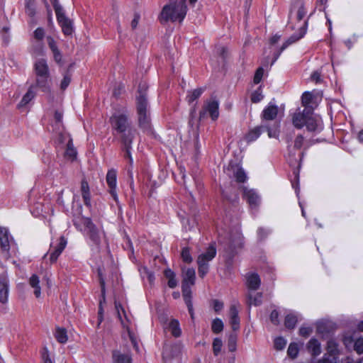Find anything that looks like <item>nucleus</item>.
Instances as JSON below:
<instances>
[{"mask_svg": "<svg viewBox=\"0 0 363 363\" xmlns=\"http://www.w3.org/2000/svg\"><path fill=\"white\" fill-rule=\"evenodd\" d=\"M187 13V6L185 0H171L165 5L160 13V21L167 23L168 21L182 22Z\"/></svg>", "mask_w": 363, "mask_h": 363, "instance_id": "obj_1", "label": "nucleus"}, {"mask_svg": "<svg viewBox=\"0 0 363 363\" xmlns=\"http://www.w3.org/2000/svg\"><path fill=\"white\" fill-rule=\"evenodd\" d=\"M304 138L299 134L296 136L291 144L288 145V160L290 165L298 164L301 166L303 158L306 154V147L303 150L300 151L304 145Z\"/></svg>", "mask_w": 363, "mask_h": 363, "instance_id": "obj_2", "label": "nucleus"}, {"mask_svg": "<svg viewBox=\"0 0 363 363\" xmlns=\"http://www.w3.org/2000/svg\"><path fill=\"white\" fill-rule=\"evenodd\" d=\"M308 18H306L303 21V25H301L300 26V28H298V33H294L293 35H291L282 44V45L281 46V48L279 50H274V56H273V58L272 59L271 62L265 63L264 65V66H265V67H267V66L272 67L274 64V62L277 61V60L279 58V57L281 55V53L286 48H287L289 45L295 43L296 42H297L298 40L301 39L306 35V30H307V27H308Z\"/></svg>", "mask_w": 363, "mask_h": 363, "instance_id": "obj_3", "label": "nucleus"}, {"mask_svg": "<svg viewBox=\"0 0 363 363\" xmlns=\"http://www.w3.org/2000/svg\"><path fill=\"white\" fill-rule=\"evenodd\" d=\"M136 101L139 126L142 129L147 130L150 128V118L148 109L149 104L147 97L137 96Z\"/></svg>", "mask_w": 363, "mask_h": 363, "instance_id": "obj_4", "label": "nucleus"}, {"mask_svg": "<svg viewBox=\"0 0 363 363\" xmlns=\"http://www.w3.org/2000/svg\"><path fill=\"white\" fill-rule=\"evenodd\" d=\"M264 131L267 132L269 138H277L279 134V125L276 122L273 123L272 126L269 124H261L249 131L245 136L246 141L247 143L255 141Z\"/></svg>", "mask_w": 363, "mask_h": 363, "instance_id": "obj_5", "label": "nucleus"}, {"mask_svg": "<svg viewBox=\"0 0 363 363\" xmlns=\"http://www.w3.org/2000/svg\"><path fill=\"white\" fill-rule=\"evenodd\" d=\"M307 13L306 9L300 0H296L291 6L289 14L288 23L291 24V29H294L296 23L303 20Z\"/></svg>", "mask_w": 363, "mask_h": 363, "instance_id": "obj_6", "label": "nucleus"}, {"mask_svg": "<svg viewBox=\"0 0 363 363\" xmlns=\"http://www.w3.org/2000/svg\"><path fill=\"white\" fill-rule=\"evenodd\" d=\"M216 255V250L213 245H211L205 253L200 255L197 259L198 272L200 277H204L208 272V262L212 260Z\"/></svg>", "mask_w": 363, "mask_h": 363, "instance_id": "obj_7", "label": "nucleus"}, {"mask_svg": "<svg viewBox=\"0 0 363 363\" xmlns=\"http://www.w3.org/2000/svg\"><path fill=\"white\" fill-rule=\"evenodd\" d=\"M207 114L209 115L212 121H216L218 118L219 102L215 98H211L204 102L202 109L199 112V120L205 118Z\"/></svg>", "mask_w": 363, "mask_h": 363, "instance_id": "obj_8", "label": "nucleus"}, {"mask_svg": "<svg viewBox=\"0 0 363 363\" xmlns=\"http://www.w3.org/2000/svg\"><path fill=\"white\" fill-rule=\"evenodd\" d=\"M182 349L183 346L179 342L175 343L172 345H166L162 353L164 362L171 363L170 361L172 359H175L177 363H179Z\"/></svg>", "mask_w": 363, "mask_h": 363, "instance_id": "obj_9", "label": "nucleus"}, {"mask_svg": "<svg viewBox=\"0 0 363 363\" xmlns=\"http://www.w3.org/2000/svg\"><path fill=\"white\" fill-rule=\"evenodd\" d=\"M67 240L65 237L61 236L59 238L58 242L57 244H55L54 242L50 244V250L44 255L43 259H46L48 255H50L49 260L50 263H55L57 260L62 251L65 250Z\"/></svg>", "mask_w": 363, "mask_h": 363, "instance_id": "obj_10", "label": "nucleus"}, {"mask_svg": "<svg viewBox=\"0 0 363 363\" xmlns=\"http://www.w3.org/2000/svg\"><path fill=\"white\" fill-rule=\"evenodd\" d=\"M278 115V106L272 102L269 103V104L264 108L261 114L262 118V125L269 124L270 126H272L273 123H278L280 125L279 121L276 120V118Z\"/></svg>", "mask_w": 363, "mask_h": 363, "instance_id": "obj_11", "label": "nucleus"}, {"mask_svg": "<svg viewBox=\"0 0 363 363\" xmlns=\"http://www.w3.org/2000/svg\"><path fill=\"white\" fill-rule=\"evenodd\" d=\"M111 127L116 134L131 126L128 117L123 113H115L110 118Z\"/></svg>", "mask_w": 363, "mask_h": 363, "instance_id": "obj_12", "label": "nucleus"}, {"mask_svg": "<svg viewBox=\"0 0 363 363\" xmlns=\"http://www.w3.org/2000/svg\"><path fill=\"white\" fill-rule=\"evenodd\" d=\"M82 223L87 230L89 239L94 245H99L101 242V235L91 220L89 218H84Z\"/></svg>", "mask_w": 363, "mask_h": 363, "instance_id": "obj_13", "label": "nucleus"}, {"mask_svg": "<svg viewBox=\"0 0 363 363\" xmlns=\"http://www.w3.org/2000/svg\"><path fill=\"white\" fill-rule=\"evenodd\" d=\"M106 181L109 188V193L113 200L118 203V198L116 192V184H117V172L116 170L111 169H109L106 174Z\"/></svg>", "mask_w": 363, "mask_h": 363, "instance_id": "obj_14", "label": "nucleus"}, {"mask_svg": "<svg viewBox=\"0 0 363 363\" xmlns=\"http://www.w3.org/2000/svg\"><path fill=\"white\" fill-rule=\"evenodd\" d=\"M227 174L235 179L236 182L243 183L247 180V175L244 169L237 164L230 163L227 168Z\"/></svg>", "mask_w": 363, "mask_h": 363, "instance_id": "obj_15", "label": "nucleus"}, {"mask_svg": "<svg viewBox=\"0 0 363 363\" xmlns=\"http://www.w3.org/2000/svg\"><path fill=\"white\" fill-rule=\"evenodd\" d=\"M57 20L62 28V30L65 35H70L73 32L72 23L67 18L64 10L55 13Z\"/></svg>", "mask_w": 363, "mask_h": 363, "instance_id": "obj_16", "label": "nucleus"}, {"mask_svg": "<svg viewBox=\"0 0 363 363\" xmlns=\"http://www.w3.org/2000/svg\"><path fill=\"white\" fill-rule=\"evenodd\" d=\"M301 104L304 106L303 110H305V111L313 113V109L317 106L315 96L313 91H305L303 93L301 96Z\"/></svg>", "mask_w": 363, "mask_h": 363, "instance_id": "obj_17", "label": "nucleus"}, {"mask_svg": "<svg viewBox=\"0 0 363 363\" xmlns=\"http://www.w3.org/2000/svg\"><path fill=\"white\" fill-rule=\"evenodd\" d=\"M14 244V240L7 228L0 227V246L3 251L9 253L11 245Z\"/></svg>", "mask_w": 363, "mask_h": 363, "instance_id": "obj_18", "label": "nucleus"}, {"mask_svg": "<svg viewBox=\"0 0 363 363\" xmlns=\"http://www.w3.org/2000/svg\"><path fill=\"white\" fill-rule=\"evenodd\" d=\"M55 131L57 137L55 139V144L57 145V148L64 149L67 145L72 143V139L70 135L64 130V128H60L53 130Z\"/></svg>", "mask_w": 363, "mask_h": 363, "instance_id": "obj_19", "label": "nucleus"}, {"mask_svg": "<svg viewBox=\"0 0 363 363\" xmlns=\"http://www.w3.org/2000/svg\"><path fill=\"white\" fill-rule=\"evenodd\" d=\"M137 133L136 129L130 126L125 130H123L117 135L120 137V140L123 147H131L132 143Z\"/></svg>", "mask_w": 363, "mask_h": 363, "instance_id": "obj_20", "label": "nucleus"}, {"mask_svg": "<svg viewBox=\"0 0 363 363\" xmlns=\"http://www.w3.org/2000/svg\"><path fill=\"white\" fill-rule=\"evenodd\" d=\"M243 198L249 203L251 208H256L260 203V197L253 189H243Z\"/></svg>", "mask_w": 363, "mask_h": 363, "instance_id": "obj_21", "label": "nucleus"}, {"mask_svg": "<svg viewBox=\"0 0 363 363\" xmlns=\"http://www.w3.org/2000/svg\"><path fill=\"white\" fill-rule=\"evenodd\" d=\"M45 30L42 27L37 28L33 32V37L38 41V45L33 48V53L36 55L42 56L43 53V45L42 40L45 37Z\"/></svg>", "mask_w": 363, "mask_h": 363, "instance_id": "obj_22", "label": "nucleus"}, {"mask_svg": "<svg viewBox=\"0 0 363 363\" xmlns=\"http://www.w3.org/2000/svg\"><path fill=\"white\" fill-rule=\"evenodd\" d=\"M48 69H36L37 84L44 91L48 90Z\"/></svg>", "mask_w": 363, "mask_h": 363, "instance_id": "obj_23", "label": "nucleus"}, {"mask_svg": "<svg viewBox=\"0 0 363 363\" xmlns=\"http://www.w3.org/2000/svg\"><path fill=\"white\" fill-rule=\"evenodd\" d=\"M308 114L313 113H308V111H305V110L301 111L298 108L292 118L294 125L297 128H301L305 125Z\"/></svg>", "mask_w": 363, "mask_h": 363, "instance_id": "obj_24", "label": "nucleus"}, {"mask_svg": "<svg viewBox=\"0 0 363 363\" xmlns=\"http://www.w3.org/2000/svg\"><path fill=\"white\" fill-rule=\"evenodd\" d=\"M9 279L6 274L0 276V303H5L8 301L9 296Z\"/></svg>", "mask_w": 363, "mask_h": 363, "instance_id": "obj_25", "label": "nucleus"}, {"mask_svg": "<svg viewBox=\"0 0 363 363\" xmlns=\"http://www.w3.org/2000/svg\"><path fill=\"white\" fill-rule=\"evenodd\" d=\"M238 308L236 304H232L230 307L229 315H230V323L232 329L234 331L239 330L240 328V318L238 316Z\"/></svg>", "mask_w": 363, "mask_h": 363, "instance_id": "obj_26", "label": "nucleus"}, {"mask_svg": "<svg viewBox=\"0 0 363 363\" xmlns=\"http://www.w3.org/2000/svg\"><path fill=\"white\" fill-rule=\"evenodd\" d=\"M182 285L187 284L189 286H193L195 284L196 272L193 268L182 269Z\"/></svg>", "mask_w": 363, "mask_h": 363, "instance_id": "obj_27", "label": "nucleus"}, {"mask_svg": "<svg viewBox=\"0 0 363 363\" xmlns=\"http://www.w3.org/2000/svg\"><path fill=\"white\" fill-rule=\"evenodd\" d=\"M191 286H189L187 284H185L184 285H182V295L184 300L188 307L189 312L191 314V318H193L194 313H193V306L191 303Z\"/></svg>", "mask_w": 363, "mask_h": 363, "instance_id": "obj_28", "label": "nucleus"}, {"mask_svg": "<svg viewBox=\"0 0 363 363\" xmlns=\"http://www.w3.org/2000/svg\"><path fill=\"white\" fill-rule=\"evenodd\" d=\"M247 286L249 289L256 291L261 284V279L257 273H248L246 275Z\"/></svg>", "mask_w": 363, "mask_h": 363, "instance_id": "obj_29", "label": "nucleus"}, {"mask_svg": "<svg viewBox=\"0 0 363 363\" xmlns=\"http://www.w3.org/2000/svg\"><path fill=\"white\" fill-rule=\"evenodd\" d=\"M81 194L84 201V203L85 206L90 207L91 206V194L89 190V186L87 181L84 179L81 182Z\"/></svg>", "mask_w": 363, "mask_h": 363, "instance_id": "obj_30", "label": "nucleus"}, {"mask_svg": "<svg viewBox=\"0 0 363 363\" xmlns=\"http://www.w3.org/2000/svg\"><path fill=\"white\" fill-rule=\"evenodd\" d=\"M113 363H132V357L130 354H123L118 350L112 352Z\"/></svg>", "mask_w": 363, "mask_h": 363, "instance_id": "obj_31", "label": "nucleus"}, {"mask_svg": "<svg viewBox=\"0 0 363 363\" xmlns=\"http://www.w3.org/2000/svg\"><path fill=\"white\" fill-rule=\"evenodd\" d=\"M305 125L307 130L311 132L320 131L322 129L321 122L308 114Z\"/></svg>", "mask_w": 363, "mask_h": 363, "instance_id": "obj_32", "label": "nucleus"}, {"mask_svg": "<svg viewBox=\"0 0 363 363\" xmlns=\"http://www.w3.org/2000/svg\"><path fill=\"white\" fill-rule=\"evenodd\" d=\"M308 350L313 357H316L321 353L320 343L315 338H312L307 344Z\"/></svg>", "mask_w": 363, "mask_h": 363, "instance_id": "obj_33", "label": "nucleus"}, {"mask_svg": "<svg viewBox=\"0 0 363 363\" xmlns=\"http://www.w3.org/2000/svg\"><path fill=\"white\" fill-rule=\"evenodd\" d=\"M30 286L33 289V293L36 298H39L41 294L40 278L37 274H33L28 281Z\"/></svg>", "mask_w": 363, "mask_h": 363, "instance_id": "obj_34", "label": "nucleus"}, {"mask_svg": "<svg viewBox=\"0 0 363 363\" xmlns=\"http://www.w3.org/2000/svg\"><path fill=\"white\" fill-rule=\"evenodd\" d=\"M164 276L168 279L167 285L169 288L174 289L177 286L175 273L169 268L164 269Z\"/></svg>", "mask_w": 363, "mask_h": 363, "instance_id": "obj_35", "label": "nucleus"}, {"mask_svg": "<svg viewBox=\"0 0 363 363\" xmlns=\"http://www.w3.org/2000/svg\"><path fill=\"white\" fill-rule=\"evenodd\" d=\"M263 294L262 293H257L255 294H252L249 293L247 294V304L249 306L253 305L255 306H258L262 303Z\"/></svg>", "mask_w": 363, "mask_h": 363, "instance_id": "obj_36", "label": "nucleus"}, {"mask_svg": "<svg viewBox=\"0 0 363 363\" xmlns=\"http://www.w3.org/2000/svg\"><path fill=\"white\" fill-rule=\"evenodd\" d=\"M205 91V88H198L192 91H189L186 99L189 104L193 103L198 99Z\"/></svg>", "mask_w": 363, "mask_h": 363, "instance_id": "obj_37", "label": "nucleus"}, {"mask_svg": "<svg viewBox=\"0 0 363 363\" xmlns=\"http://www.w3.org/2000/svg\"><path fill=\"white\" fill-rule=\"evenodd\" d=\"M168 328L170 330L172 335L175 337H179L182 334L179 323L176 319H172L170 320Z\"/></svg>", "mask_w": 363, "mask_h": 363, "instance_id": "obj_38", "label": "nucleus"}, {"mask_svg": "<svg viewBox=\"0 0 363 363\" xmlns=\"http://www.w3.org/2000/svg\"><path fill=\"white\" fill-rule=\"evenodd\" d=\"M298 321V316L294 313H290L285 317L284 325L289 329L295 328Z\"/></svg>", "mask_w": 363, "mask_h": 363, "instance_id": "obj_39", "label": "nucleus"}, {"mask_svg": "<svg viewBox=\"0 0 363 363\" xmlns=\"http://www.w3.org/2000/svg\"><path fill=\"white\" fill-rule=\"evenodd\" d=\"M65 157L71 161L74 160L77 158V150L73 145V143H71L65 146Z\"/></svg>", "mask_w": 363, "mask_h": 363, "instance_id": "obj_40", "label": "nucleus"}, {"mask_svg": "<svg viewBox=\"0 0 363 363\" xmlns=\"http://www.w3.org/2000/svg\"><path fill=\"white\" fill-rule=\"evenodd\" d=\"M35 96V93L33 90L32 87L29 88L26 94L23 96L22 99L19 102L18 108L26 106Z\"/></svg>", "mask_w": 363, "mask_h": 363, "instance_id": "obj_41", "label": "nucleus"}, {"mask_svg": "<svg viewBox=\"0 0 363 363\" xmlns=\"http://www.w3.org/2000/svg\"><path fill=\"white\" fill-rule=\"evenodd\" d=\"M55 337L60 343H65L68 340L67 330L62 328H57L55 333Z\"/></svg>", "mask_w": 363, "mask_h": 363, "instance_id": "obj_42", "label": "nucleus"}, {"mask_svg": "<svg viewBox=\"0 0 363 363\" xmlns=\"http://www.w3.org/2000/svg\"><path fill=\"white\" fill-rule=\"evenodd\" d=\"M35 9L36 6L35 0H25V11L28 16L30 17L35 16Z\"/></svg>", "mask_w": 363, "mask_h": 363, "instance_id": "obj_43", "label": "nucleus"}, {"mask_svg": "<svg viewBox=\"0 0 363 363\" xmlns=\"http://www.w3.org/2000/svg\"><path fill=\"white\" fill-rule=\"evenodd\" d=\"M63 78L60 82V89L62 91H65L68 86L69 85L71 80H72V73L69 72V69L64 72L62 74Z\"/></svg>", "mask_w": 363, "mask_h": 363, "instance_id": "obj_44", "label": "nucleus"}, {"mask_svg": "<svg viewBox=\"0 0 363 363\" xmlns=\"http://www.w3.org/2000/svg\"><path fill=\"white\" fill-rule=\"evenodd\" d=\"M62 117L63 113L62 111L59 110L55 111L54 114V124H52L53 130L58 129L59 126L60 128L63 129Z\"/></svg>", "mask_w": 363, "mask_h": 363, "instance_id": "obj_45", "label": "nucleus"}, {"mask_svg": "<svg viewBox=\"0 0 363 363\" xmlns=\"http://www.w3.org/2000/svg\"><path fill=\"white\" fill-rule=\"evenodd\" d=\"M263 99L264 95L262 94V86L260 85L255 91L252 93L250 99L252 103H259Z\"/></svg>", "mask_w": 363, "mask_h": 363, "instance_id": "obj_46", "label": "nucleus"}, {"mask_svg": "<svg viewBox=\"0 0 363 363\" xmlns=\"http://www.w3.org/2000/svg\"><path fill=\"white\" fill-rule=\"evenodd\" d=\"M223 323L221 319L216 318L213 320L211 324V330L213 333L218 334L223 330Z\"/></svg>", "mask_w": 363, "mask_h": 363, "instance_id": "obj_47", "label": "nucleus"}, {"mask_svg": "<svg viewBox=\"0 0 363 363\" xmlns=\"http://www.w3.org/2000/svg\"><path fill=\"white\" fill-rule=\"evenodd\" d=\"M237 335L236 334H230L228 340V347L230 352L236 350Z\"/></svg>", "mask_w": 363, "mask_h": 363, "instance_id": "obj_48", "label": "nucleus"}, {"mask_svg": "<svg viewBox=\"0 0 363 363\" xmlns=\"http://www.w3.org/2000/svg\"><path fill=\"white\" fill-rule=\"evenodd\" d=\"M317 363H338L337 357H333L331 354H325Z\"/></svg>", "mask_w": 363, "mask_h": 363, "instance_id": "obj_49", "label": "nucleus"}, {"mask_svg": "<svg viewBox=\"0 0 363 363\" xmlns=\"http://www.w3.org/2000/svg\"><path fill=\"white\" fill-rule=\"evenodd\" d=\"M287 354L292 359L296 358L298 354V345L294 342L291 343L288 347Z\"/></svg>", "mask_w": 363, "mask_h": 363, "instance_id": "obj_50", "label": "nucleus"}, {"mask_svg": "<svg viewBox=\"0 0 363 363\" xmlns=\"http://www.w3.org/2000/svg\"><path fill=\"white\" fill-rule=\"evenodd\" d=\"M328 352L326 354H331L333 357H337V345L334 340L328 341Z\"/></svg>", "mask_w": 363, "mask_h": 363, "instance_id": "obj_51", "label": "nucleus"}, {"mask_svg": "<svg viewBox=\"0 0 363 363\" xmlns=\"http://www.w3.org/2000/svg\"><path fill=\"white\" fill-rule=\"evenodd\" d=\"M267 73L264 72V69H257L253 78V83L258 84L264 77H267Z\"/></svg>", "mask_w": 363, "mask_h": 363, "instance_id": "obj_52", "label": "nucleus"}, {"mask_svg": "<svg viewBox=\"0 0 363 363\" xmlns=\"http://www.w3.org/2000/svg\"><path fill=\"white\" fill-rule=\"evenodd\" d=\"M222 345H223V342L220 338L216 337L213 340V354L216 356H217L220 353L221 348H222Z\"/></svg>", "mask_w": 363, "mask_h": 363, "instance_id": "obj_53", "label": "nucleus"}, {"mask_svg": "<svg viewBox=\"0 0 363 363\" xmlns=\"http://www.w3.org/2000/svg\"><path fill=\"white\" fill-rule=\"evenodd\" d=\"M217 53L219 55V57L221 60L225 62V60L228 57L230 52L228 48L223 46H220L217 48Z\"/></svg>", "mask_w": 363, "mask_h": 363, "instance_id": "obj_54", "label": "nucleus"}, {"mask_svg": "<svg viewBox=\"0 0 363 363\" xmlns=\"http://www.w3.org/2000/svg\"><path fill=\"white\" fill-rule=\"evenodd\" d=\"M310 80L315 84H320L323 82V77L318 70L314 71L310 77Z\"/></svg>", "mask_w": 363, "mask_h": 363, "instance_id": "obj_55", "label": "nucleus"}, {"mask_svg": "<svg viewBox=\"0 0 363 363\" xmlns=\"http://www.w3.org/2000/svg\"><path fill=\"white\" fill-rule=\"evenodd\" d=\"M182 260L186 263H191L192 262V257L190 254L189 249L188 247H184L182 249L181 254Z\"/></svg>", "mask_w": 363, "mask_h": 363, "instance_id": "obj_56", "label": "nucleus"}, {"mask_svg": "<svg viewBox=\"0 0 363 363\" xmlns=\"http://www.w3.org/2000/svg\"><path fill=\"white\" fill-rule=\"evenodd\" d=\"M354 350L358 353H363V337L357 338L353 345Z\"/></svg>", "mask_w": 363, "mask_h": 363, "instance_id": "obj_57", "label": "nucleus"}, {"mask_svg": "<svg viewBox=\"0 0 363 363\" xmlns=\"http://www.w3.org/2000/svg\"><path fill=\"white\" fill-rule=\"evenodd\" d=\"M286 345V341L281 337H277L274 340V347L278 350H283Z\"/></svg>", "mask_w": 363, "mask_h": 363, "instance_id": "obj_58", "label": "nucleus"}, {"mask_svg": "<svg viewBox=\"0 0 363 363\" xmlns=\"http://www.w3.org/2000/svg\"><path fill=\"white\" fill-rule=\"evenodd\" d=\"M148 89V86L145 82H140L138 85V96H143V97H146V92Z\"/></svg>", "mask_w": 363, "mask_h": 363, "instance_id": "obj_59", "label": "nucleus"}, {"mask_svg": "<svg viewBox=\"0 0 363 363\" xmlns=\"http://www.w3.org/2000/svg\"><path fill=\"white\" fill-rule=\"evenodd\" d=\"M125 91V85L122 83L118 84L113 89V94L115 97H119Z\"/></svg>", "mask_w": 363, "mask_h": 363, "instance_id": "obj_60", "label": "nucleus"}, {"mask_svg": "<svg viewBox=\"0 0 363 363\" xmlns=\"http://www.w3.org/2000/svg\"><path fill=\"white\" fill-rule=\"evenodd\" d=\"M52 53L53 55V58H54L55 61L60 66H61V63L62 62V55L60 50L58 48H57V49L52 50Z\"/></svg>", "mask_w": 363, "mask_h": 363, "instance_id": "obj_61", "label": "nucleus"}, {"mask_svg": "<svg viewBox=\"0 0 363 363\" xmlns=\"http://www.w3.org/2000/svg\"><path fill=\"white\" fill-rule=\"evenodd\" d=\"M269 233L270 230L264 228H259L257 230L258 238L260 240L264 239Z\"/></svg>", "mask_w": 363, "mask_h": 363, "instance_id": "obj_62", "label": "nucleus"}, {"mask_svg": "<svg viewBox=\"0 0 363 363\" xmlns=\"http://www.w3.org/2000/svg\"><path fill=\"white\" fill-rule=\"evenodd\" d=\"M270 320L271 322L277 325L279 324V312L277 310H273L270 314Z\"/></svg>", "mask_w": 363, "mask_h": 363, "instance_id": "obj_63", "label": "nucleus"}, {"mask_svg": "<svg viewBox=\"0 0 363 363\" xmlns=\"http://www.w3.org/2000/svg\"><path fill=\"white\" fill-rule=\"evenodd\" d=\"M312 331L313 330L311 327L303 326L299 329V334L300 335L306 337L311 335Z\"/></svg>", "mask_w": 363, "mask_h": 363, "instance_id": "obj_64", "label": "nucleus"}]
</instances>
